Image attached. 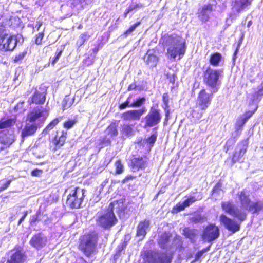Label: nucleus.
I'll return each instance as SVG.
<instances>
[{"mask_svg":"<svg viewBox=\"0 0 263 263\" xmlns=\"http://www.w3.org/2000/svg\"><path fill=\"white\" fill-rule=\"evenodd\" d=\"M15 122L14 118H2L0 120V129L11 127L14 125Z\"/></svg>","mask_w":263,"mask_h":263,"instance_id":"33","label":"nucleus"},{"mask_svg":"<svg viewBox=\"0 0 263 263\" xmlns=\"http://www.w3.org/2000/svg\"><path fill=\"white\" fill-rule=\"evenodd\" d=\"M25 54H26V53L22 52V53H20L18 55H16L14 58L15 62H17L20 60L23 59L24 58Z\"/></svg>","mask_w":263,"mask_h":263,"instance_id":"52","label":"nucleus"},{"mask_svg":"<svg viewBox=\"0 0 263 263\" xmlns=\"http://www.w3.org/2000/svg\"><path fill=\"white\" fill-rule=\"evenodd\" d=\"M47 242L46 237L42 233L34 235L30 240V244L37 250L43 248Z\"/></svg>","mask_w":263,"mask_h":263,"instance_id":"20","label":"nucleus"},{"mask_svg":"<svg viewBox=\"0 0 263 263\" xmlns=\"http://www.w3.org/2000/svg\"><path fill=\"white\" fill-rule=\"evenodd\" d=\"M27 214H28L27 211L24 212L23 216L21 217V218H20V219L18 221V225H20L24 220V219L26 218V217L27 216Z\"/></svg>","mask_w":263,"mask_h":263,"instance_id":"58","label":"nucleus"},{"mask_svg":"<svg viewBox=\"0 0 263 263\" xmlns=\"http://www.w3.org/2000/svg\"><path fill=\"white\" fill-rule=\"evenodd\" d=\"M27 256L25 252L22 249L11 251L6 263H24Z\"/></svg>","mask_w":263,"mask_h":263,"instance_id":"14","label":"nucleus"},{"mask_svg":"<svg viewBox=\"0 0 263 263\" xmlns=\"http://www.w3.org/2000/svg\"><path fill=\"white\" fill-rule=\"evenodd\" d=\"M15 141V136L13 134H6L5 131L0 133V143L9 146Z\"/></svg>","mask_w":263,"mask_h":263,"instance_id":"25","label":"nucleus"},{"mask_svg":"<svg viewBox=\"0 0 263 263\" xmlns=\"http://www.w3.org/2000/svg\"><path fill=\"white\" fill-rule=\"evenodd\" d=\"M222 59V55L218 52L213 53L211 55L209 60L210 63L213 66H218Z\"/></svg>","mask_w":263,"mask_h":263,"instance_id":"34","label":"nucleus"},{"mask_svg":"<svg viewBox=\"0 0 263 263\" xmlns=\"http://www.w3.org/2000/svg\"><path fill=\"white\" fill-rule=\"evenodd\" d=\"M116 173L117 174H120L123 172L124 166L120 160L117 161L115 163Z\"/></svg>","mask_w":263,"mask_h":263,"instance_id":"45","label":"nucleus"},{"mask_svg":"<svg viewBox=\"0 0 263 263\" xmlns=\"http://www.w3.org/2000/svg\"><path fill=\"white\" fill-rule=\"evenodd\" d=\"M238 195L241 207L247 211L252 202L249 198L248 192L246 190H243L238 193Z\"/></svg>","mask_w":263,"mask_h":263,"instance_id":"23","label":"nucleus"},{"mask_svg":"<svg viewBox=\"0 0 263 263\" xmlns=\"http://www.w3.org/2000/svg\"><path fill=\"white\" fill-rule=\"evenodd\" d=\"M236 141V139L234 137H231L227 140L224 146V149L226 150V152L234 145Z\"/></svg>","mask_w":263,"mask_h":263,"instance_id":"44","label":"nucleus"},{"mask_svg":"<svg viewBox=\"0 0 263 263\" xmlns=\"http://www.w3.org/2000/svg\"><path fill=\"white\" fill-rule=\"evenodd\" d=\"M143 60L146 64L150 68L156 67L158 62V58L154 54L153 50H148L143 57Z\"/></svg>","mask_w":263,"mask_h":263,"instance_id":"22","label":"nucleus"},{"mask_svg":"<svg viewBox=\"0 0 263 263\" xmlns=\"http://www.w3.org/2000/svg\"><path fill=\"white\" fill-rule=\"evenodd\" d=\"M253 112L251 111H249L247 112L245 115L240 117L237 120L236 125H235V129L237 131H238L241 129L242 126L246 123L247 121L250 118V117L252 115Z\"/></svg>","mask_w":263,"mask_h":263,"instance_id":"28","label":"nucleus"},{"mask_svg":"<svg viewBox=\"0 0 263 263\" xmlns=\"http://www.w3.org/2000/svg\"><path fill=\"white\" fill-rule=\"evenodd\" d=\"M145 260L147 263H171V258L165 252L151 251L146 253Z\"/></svg>","mask_w":263,"mask_h":263,"instance_id":"10","label":"nucleus"},{"mask_svg":"<svg viewBox=\"0 0 263 263\" xmlns=\"http://www.w3.org/2000/svg\"><path fill=\"white\" fill-rule=\"evenodd\" d=\"M23 104L24 102L18 103L17 105L15 107V109L17 110L18 108L22 107Z\"/></svg>","mask_w":263,"mask_h":263,"instance_id":"64","label":"nucleus"},{"mask_svg":"<svg viewBox=\"0 0 263 263\" xmlns=\"http://www.w3.org/2000/svg\"><path fill=\"white\" fill-rule=\"evenodd\" d=\"M42 22L37 21L35 27L33 28V31H39L42 25Z\"/></svg>","mask_w":263,"mask_h":263,"instance_id":"54","label":"nucleus"},{"mask_svg":"<svg viewBox=\"0 0 263 263\" xmlns=\"http://www.w3.org/2000/svg\"><path fill=\"white\" fill-rule=\"evenodd\" d=\"M122 134L126 137H132L134 135V130L131 125L124 124L122 127Z\"/></svg>","mask_w":263,"mask_h":263,"instance_id":"35","label":"nucleus"},{"mask_svg":"<svg viewBox=\"0 0 263 263\" xmlns=\"http://www.w3.org/2000/svg\"><path fill=\"white\" fill-rule=\"evenodd\" d=\"M67 133H64L63 131L61 133V135L60 136L58 135L55 137V141L56 142V144L59 146H62L66 139V135Z\"/></svg>","mask_w":263,"mask_h":263,"instance_id":"40","label":"nucleus"},{"mask_svg":"<svg viewBox=\"0 0 263 263\" xmlns=\"http://www.w3.org/2000/svg\"><path fill=\"white\" fill-rule=\"evenodd\" d=\"M115 212L117 213L119 217H121L124 213V207L122 202H114L109 204L108 209L101 213H98L97 224L101 228L108 229L116 225L118 222Z\"/></svg>","mask_w":263,"mask_h":263,"instance_id":"1","label":"nucleus"},{"mask_svg":"<svg viewBox=\"0 0 263 263\" xmlns=\"http://www.w3.org/2000/svg\"><path fill=\"white\" fill-rule=\"evenodd\" d=\"M222 70L214 69L208 67L203 72V81L204 83L212 90V92H216L219 89V79Z\"/></svg>","mask_w":263,"mask_h":263,"instance_id":"4","label":"nucleus"},{"mask_svg":"<svg viewBox=\"0 0 263 263\" xmlns=\"http://www.w3.org/2000/svg\"><path fill=\"white\" fill-rule=\"evenodd\" d=\"M148 163L149 159L145 155L134 157L131 160V167L135 172L145 170L148 166Z\"/></svg>","mask_w":263,"mask_h":263,"instance_id":"15","label":"nucleus"},{"mask_svg":"<svg viewBox=\"0 0 263 263\" xmlns=\"http://www.w3.org/2000/svg\"><path fill=\"white\" fill-rule=\"evenodd\" d=\"M133 32L130 31L129 29H127L126 31L124 32L122 36L124 37H127L128 35L132 34Z\"/></svg>","mask_w":263,"mask_h":263,"instance_id":"60","label":"nucleus"},{"mask_svg":"<svg viewBox=\"0 0 263 263\" xmlns=\"http://www.w3.org/2000/svg\"><path fill=\"white\" fill-rule=\"evenodd\" d=\"M17 38L15 35H9L6 30L0 28V50L12 51L16 46Z\"/></svg>","mask_w":263,"mask_h":263,"instance_id":"7","label":"nucleus"},{"mask_svg":"<svg viewBox=\"0 0 263 263\" xmlns=\"http://www.w3.org/2000/svg\"><path fill=\"white\" fill-rule=\"evenodd\" d=\"M253 0H232V11L235 14H239L248 9Z\"/></svg>","mask_w":263,"mask_h":263,"instance_id":"13","label":"nucleus"},{"mask_svg":"<svg viewBox=\"0 0 263 263\" xmlns=\"http://www.w3.org/2000/svg\"><path fill=\"white\" fill-rule=\"evenodd\" d=\"M170 237L171 235L167 233H164L161 235L158 241L161 248L164 249H167Z\"/></svg>","mask_w":263,"mask_h":263,"instance_id":"31","label":"nucleus"},{"mask_svg":"<svg viewBox=\"0 0 263 263\" xmlns=\"http://www.w3.org/2000/svg\"><path fill=\"white\" fill-rule=\"evenodd\" d=\"M132 95H130L129 97L127 98V100H126V102L128 104L130 107H131V99H132Z\"/></svg>","mask_w":263,"mask_h":263,"instance_id":"62","label":"nucleus"},{"mask_svg":"<svg viewBox=\"0 0 263 263\" xmlns=\"http://www.w3.org/2000/svg\"><path fill=\"white\" fill-rule=\"evenodd\" d=\"M11 180L2 179L0 180V192L3 191L8 187Z\"/></svg>","mask_w":263,"mask_h":263,"instance_id":"43","label":"nucleus"},{"mask_svg":"<svg viewBox=\"0 0 263 263\" xmlns=\"http://www.w3.org/2000/svg\"><path fill=\"white\" fill-rule=\"evenodd\" d=\"M240 43H241L240 42V43H239V44L238 45V46H237L236 50L235 51V52H234V53L233 54V58H232V65H233V66H234L235 65V61H236V59L237 58V55L238 52L239 48Z\"/></svg>","mask_w":263,"mask_h":263,"instance_id":"51","label":"nucleus"},{"mask_svg":"<svg viewBox=\"0 0 263 263\" xmlns=\"http://www.w3.org/2000/svg\"><path fill=\"white\" fill-rule=\"evenodd\" d=\"M150 220L145 219L139 222L137 228V236L140 237L141 239L144 238L149 230Z\"/></svg>","mask_w":263,"mask_h":263,"instance_id":"21","label":"nucleus"},{"mask_svg":"<svg viewBox=\"0 0 263 263\" xmlns=\"http://www.w3.org/2000/svg\"><path fill=\"white\" fill-rule=\"evenodd\" d=\"M42 173V170L35 169L32 171L31 172V175L33 176H39L40 174H41Z\"/></svg>","mask_w":263,"mask_h":263,"instance_id":"53","label":"nucleus"},{"mask_svg":"<svg viewBox=\"0 0 263 263\" xmlns=\"http://www.w3.org/2000/svg\"><path fill=\"white\" fill-rule=\"evenodd\" d=\"M221 192V185L220 183H218L213 189V190H212L213 194V195H214V194L219 195V194H220Z\"/></svg>","mask_w":263,"mask_h":263,"instance_id":"47","label":"nucleus"},{"mask_svg":"<svg viewBox=\"0 0 263 263\" xmlns=\"http://www.w3.org/2000/svg\"><path fill=\"white\" fill-rule=\"evenodd\" d=\"M77 263H88L82 257H79L77 259Z\"/></svg>","mask_w":263,"mask_h":263,"instance_id":"61","label":"nucleus"},{"mask_svg":"<svg viewBox=\"0 0 263 263\" xmlns=\"http://www.w3.org/2000/svg\"><path fill=\"white\" fill-rule=\"evenodd\" d=\"M44 36V34L43 32H40L37 35H36L35 39V43L37 45L41 44Z\"/></svg>","mask_w":263,"mask_h":263,"instance_id":"48","label":"nucleus"},{"mask_svg":"<svg viewBox=\"0 0 263 263\" xmlns=\"http://www.w3.org/2000/svg\"><path fill=\"white\" fill-rule=\"evenodd\" d=\"M146 99L144 97H139L136 99L131 103V107L137 108L139 107L144 104Z\"/></svg>","mask_w":263,"mask_h":263,"instance_id":"42","label":"nucleus"},{"mask_svg":"<svg viewBox=\"0 0 263 263\" xmlns=\"http://www.w3.org/2000/svg\"><path fill=\"white\" fill-rule=\"evenodd\" d=\"M134 178V177H133L132 175H129L126 176L125 179L123 180V183H126L127 181H128L130 180H133Z\"/></svg>","mask_w":263,"mask_h":263,"instance_id":"59","label":"nucleus"},{"mask_svg":"<svg viewBox=\"0 0 263 263\" xmlns=\"http://www.w3.org/2000/svg\"><path fill=\"white\" fill-rule=\"evenodd\" d=\"M162 101H163V104H162V108L165 111V118L166 119H167L170 116V106H169V95L168 93H164L163 95L162 96Z\"/></svg>","mask_w":263,"mask_h":263,"instance_id":"30","label":"nucleus"},{"mask_svg":"<svg viewBox=\"0 0 263 263\" xmlns=\"http://www.w3.org/2000/svg\"><path fill=\"white\" fill-rule=\"evenodd\" d=\"M46 99V94L45 92H40L35 91L33 95L28 100V103L31 104L35 103L36 104H42L45 102Z\"/></svg>","mask_w":263,"mask_h":263,"instance_id":"24","label":"nucleus"},{"mask_svg":"<svg viewBox=\"0 0 263 263\" xmlns=\"http://www.w3.org/2000/svg\"><path fill=\"white\" fill-rule=\"evenodd\" d=\"M214 93L212 91L210 93H208L204 89L200 90L197 97L196 107H199L200 110H194L192 113L193 118L198 120L201 118L204 111L210 105Z\"/></svg>","mask_w":263,"mask_h":263,"instance_id":"3","label":"nucleus"},{"mask_svg":"<svg viewBox=\"0 0 263 263\" xmlns=\"http://www.w3.org/2000/svg\"><path fill=\"white\" fill-rule=\"evenodd\" d=\"M221 207L226 213L236 218L239 221V222L241 223L247 218V212L242 209L237 207L232 201L222 202Z\"/></svg>","mask_w":263,"mask_h":263,"instance_id":"8","label":"nucleus"},{"mask_svg":"<svg viewBox=\"0 0 263 263\" xmlns=\"http://www.w3.org/2000/svg\"><path fill=\"white\" fill-rule=\"evenodd\" d=\"M216 4V1H212L199 9L198 11V17L202 22H205L208 21L210 15Z\"/></svg>","mask_w":263,"mask_h":263,"instance_id":"16","label":"nucleus"},{"mask_svg":"<svg viewBox=\"0 0 263 263\" xmlns=\"http://www.w3.org/2000/svg\"><path fill=\"white\" fill-rule=\"evenodd\" d=\"M98 240V235L95 232L83 236L79 245L80 249L86 256L89 257L96 249Z\"/></svg>","mask_w":263,"mask_h":263,"instance_id":"5","label":"nucleus"},{"mask_svg":"<svg viewBox=\"0 0 263 263\" xmlns=\"http://www.w3.org/2000/svg\"><path fill=\"white\" fill-rule=\"evenodd\" d=\"M37 216L35 215L32 217V218L30 220L31 224H32L33 223L35 222V221L37 220Z\"/></svg>","mask_w":263,"mask_h":263,"instance_id":"63","label":"nucleus"},{"mask_svg":"<svg viewBox=\"0 0 263 263\" xmlns=\"http://www.w3.org/2000/svg\"><path fill=\"white\" fill-rule=\"evenodd\" d=\"M247 147V140H243L237 144L232 158V162L233 163L236 162L243 161L242 157L246 153Z\"/></svg>","mask_w":263,"mask_h":263,"instance_id":"17","label":"nucleus"},{"mask_svg":"<svg viewBox=\"0 0 263 263\" xmlns=\"http://www.w3.org/2000/svg\"><path fill=\"white\" fill-rule=\"evenodd\" d=\"M61 119V117H59L53 120L44 129L43 131V134L44 135L47 134L49 130L52 129L56 125L58 124Z\"/></svg>","mask_w":263,"mask_h":263,"instance_id":"37","label":"nucleus"},{"mask_svg":"<svg viewBox=\"0 0 263 263\" xmlns=\"http://www.w3.org/2000/svg\"><path fill=\"white\" fill-rule=\"evenodd\" d=\"M117 126L115 123H111L106 129L105 133L110 137L117 136L118 135Z\"/></svg>","mask_w":263,"mask_h":263,"instance_id":"36","label":"nucleus"},{"mask_svg":"<svg viewBox=\"0 0 263 263\" xmlns=\"http://www.w3.org/2000/svg\"><path fill=\"white\" fill-rule=\"evenodd\" d=\"M37 130V126L35 124H26L24 128L22 130L21 136L23 138L32 136L35 134Z\"/></svg>","mask_w":263,"mask_h":263,"instance_id":"26","label":"nucleus"},{"mask_svg":"<svg viewBox=\"0 0 263 263\" xmlns=\"http://www.w3.org/2000/svg\"><path fill=\"white\" fill-rule=\"evenodd\" d=\"M263 210V201L259 200L252 202L247 211L253 214H258Z\"/></svg>","mask_w":263,"mask_h":263,"instance_id":"27","label":"nucleus"},{"mask_svg":"<svg viewBox=\"0 0 263 263\" xmlns=\"http://www.w3.org/2000/svg\"><path fill=\"white\" fill-rule=\"evenodd\" d=\"M197 199L195 197L191 196L185 200L182 203H179L176 205L177 212L183 211L186 207L189 206L190 205L195 202Z\"/></svg>","mask_w":263,"mask_h":263,"instance_id":"29","label":"nucleus"},{"mask_svg":"<svg viewBox=\"0 0 263 263\" xmlns=\"http://www.w3.org/2000/svg\"><path fill=\"white\" fill-rule=\"evenodd\" d=\"M145 112L144 107L140 109L129 110L122 114V118L125 121L139 120Z\"/></svg>","mask_w":263,"mask_h":263,"instance_id":"19","label":"nucleus"},{"mask_svg":"<svg viewBox=\"0 0 263 263\" xmlns=\"http://www.w3.org/2000/svg\"><path fill=\"white\" fill-rule=\"evenodd\" d=\"M86 38H87V36L86 34H81L77 41V44L79 46H81L84 43L85 41L86 40Z\"/></svg>","mask_w":263,"mask_h":263,"instance_id":"49","label":"nucleus"},{"mask_svg":"<svg viewBox=\"0 0 263 263\" xmlns=\"http://www.w3.org/2000/svg\"><path fill=\"white\" fill-rule=\"evenodd\" d=\"M140 24V22H138L135 23L134 25H132L128 29L132 31V32H133Z\"/></svg>","mask_w":263,"mask_h":263,"instance_id":"55","label":"nucleus"},{"mask_svg":"<svg viewBox=\"0 0 263 263\" xmlns=\"http://www.w3.org/2000/svg\"><path fill=\"white\" fill-rule=\"evenodd\" d=\"M157 129V127L153 128L152 135L147 138L144 139L143 142L149 144L151 147L153 146L156 142L158 137Z\"/></svg>","mask_w":263,"mask_h":263,"instance_id":"32","label":"nucleus"},{"mask_svg":"<svg viewBox=\"0 0 263 263\" xmlns=\"http://www.w3.org/2000/svg\"><path fill=\"white\" fill-rule=\"evenodd\" d=\"M136 88H137L136 84H135V83H133L128 86L127 90H128V91H131V90L136 89Z\"/></svg>","mask_w":263,"mask_h":263,"instance_id":"56","label":"nucleus"},{"mask_svg":"<svg viewBox=\"0 0 263 263\" xmlns=\"http://www.w3.org/2000/svg\"><path fill=\"white\" fill-rule=\"evenodd\" d=\"M76 120H68L64 122V127L67 129H70L76 124Z\"/></svg>","mask_w":263,"mask_h":263,"instance_id":"46","label":"nucleus"},{"mask_svg":"<svg viewBox=\"0 0 263 263\" xmlns=\"http://www.w3.org/2000/svg\"><path fill=\"white\" fill-rule=\"evenodd\" d=\"M62 53V50H59L56 52V55L53 58L51 64L54 65L55 63L58 61Z\"/></svg>","mask_w":263,"mask_h":263,"instance_id":"50","label":"nucleus"},{"mask_svg":"<svg viewBox=\"0 0 263 263\" xmlns=\"http://www.w3.org/2000/svg\"><path fill=\"white\" fill-rule=\"evenodd\" d=\"M74 98L71 99L69 96H66L62 101V107L63 110L68 108L73 103Z\"/></svg>","mask_w":263,"mask_h":263,"instance_id":"41","label":"nucleus"},{"mask_svg":"<svg viewBox=\"0 0 263 263\" xmlns=\"http://www.w3.org/2000/svg\"><path fill=\"white\" fill-rule=\"evenodd\" d=\"M161 41L167 50L168 58L175 60L177 56L180 59L184 55L186 51L185 41L176 35H165Z\"/></svg>","mask_w":263,"mask_h":263,"instance_id":"2","label":"nucleus"},{"mask_svg":"<svg viewBox=\"0 0 263 263\" xmlns=\"http://www.w3.org/2000/svg\"><path fill=\"white\" fill-rule=\"evenodd\" d=\"M183 234L187 238L190 239L191 240H193L197 235V230L190 229L189 228H185L183 230Z\"/></svg>","mask_w":263,"mask_h":263,"instance_id":"38","label":"nucleus"},{"mask_svg":"<svg viewBox=\"0 0 263 263\" xmlns=\"http://www.w3.org/2000/svg\"><path fill=\"white\" fill-rule=\"evenodd\" d=\"M85 191L80 187H76L72 190L67 197L66 204L71 209H78L81 208V205L85 197Z\"/></svg>","mask_w":263,"mask_h":263,"instance_id":"9","label":"nucleus"},{"mask_svg":"<svg viewBox=\"0 0 263 263\" xmlns=\"http://www.w3.org/2000/svg\"><path fill=\"white\" fill-rule=\"evenodd\" d=\"M219 236V229L214 224L208 226L203 230L202 238L210 242L216 239Z\"/></svg>","mask_w":263,"mask_h":263,"instance_id":"12","label":"nucleus"},{"mask_svg":"<svg viewBox=\"0 0 263 263\" xmlns=\"http://www.w3.org/2000/svg\"><path fill=\"white\" fill-rule=\"evenodd\" d=\"M71 7H76L78 9L82 8L87 4V0H70Z\"/></svg>","mask_w":263,"mask_h":263,"instance_id":"39","label":"nucleus"},{"mask_svg":"<svg viewBox=\"0 0 263 263\" xmlns=\"http://www.w3.org/2000/svg\"><path fill=\"white\" fill-rule=\"evenodd\" d=\"M219 221L220 224L224 227L226 229L234 234L240 229V222L236 221L235 219L230 218L224 214H221L219 216Z\"/></svg>","mask_w":263,"mask_h":263,"instance_id":"11","label":"nucleus"},{"mask_svg":"<svg viewBox=\"0 0 263 263\" xmlns=\"http://www.w3.org/2000/svg\"><path fill=\"white\" fill-rule=\"evenodd\" d=\"M162 116L160 110L152 106L150 108L148 113L143 118L141 122L144 123V129L155 127L161 122Z\"/></svg>","mask_w":263,"mask_h":263,"instance_id":"6","label":"nucleus"},{"mask_svg":"<svg viewBox=\"0 0 263 263\" xmlns=\"http://www.w3.org/2000/svg\"><path fill=\"white\" fill-rule=\"evenodd\" d=\"M128 107H129V106L128 105V104H127V103L126 102V101L120 104L119 105V108H120V109H121V110L124 109Z\"/></svg>","mask_w":263,"mask_h":263,"instance_id":"57","label":"nucleus"},{"mask_svg":"<svg viewBox=\"0 0 263 263\" xmlns=\"http://www.w3.org/2000/svg\"><path fill=\"white\" fill-rule=\"evenodd\" d=\"M46 113L47 111L45 108L42 106H38L34 108L32 111L28 114L27 119L30 122H34L41 118L45 120L47 116V115H46Z\"/></svg>","mask_w":263,"mask_h":263,"instance_id":"18","label":"nucleus"}]
</instances>
